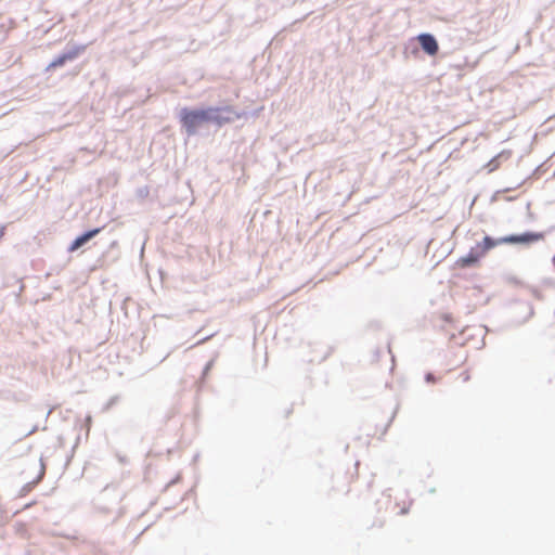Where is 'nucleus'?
Wrapping results in <instances>:
<instances>
[{
    "mask_svg": "<svg viewBox=\"0 0 555 555\" xmlns=\"http://www.w3.org/2000/svg\"><path fill=\"white\" fill-rule=\"evenodd\" d=\"M511 157V152L509 151H503L501 152L500 154H498L495 157H493L487 165V169L489 172H492L494 170H496L500 165H501V159L504 158V159H508Z\"/></svg>",
    "mask_w": 555,
    "mask_h": 555,
    "instance_id": "7",
    "label": "nucleus"
},
{
    "mask_svg": "<svg viewBox=\"0 0 555 555\" xmlns=\"http://www.w3.org/2000/svg\"><path fill=\"white\" fill-rule=\"evenodd\" d=\"M86 422H87V430H89L90 429V424H91V417L88 416Z\"/></svg>",
    "mask_w": 555,
    "mask_h": 555,
    "instance_id": "9",
    "label": "nucleus"
},
{
    "mask_svg": "<svg viewBox=\"0 0 555 555\" xmlns=\"http://www.w3.org/2000/svg\"><path fill=\"white\" fill-rule=\"evenodd\" d=\"M209 109L215 111L210 121L216 122L217 125L230 122L238 117V115L231 107H209Z\"/></svg>",
    "mask_w": 555,
    "mask_h": 555,
    "instance_id": "3",
    "label": "nucleus"
},
{
    "mask_svg": "<svg viewBox=\"0 0 555 555\" xmlns=\"http://www.w3.org/2000/svg\"><path fill=\"white\" fill-rule=\"evenodd\" d=\"M79 53V50L76 49L72 52H68V53H64L60 56H57L55 60H53L49 66H48V69H51V68H55V67H60V66H63L67 61H72L74 60L75 57H77Z\"/></svg>",
    "mask_w": 555,
    "mask_h": 555,
    "instance_id": "6",
    "label": "nucleus"
},
{
    "mask_svg": "<svg viewBox=\"0 0 555 555\" xmlns=\"http://www.w3.org/2000/svg\"><path fill=\"white\" fill-rule=\"evenodd\" d=\"M101 229L100 228H96V229H93V230H90L86 233H83L82 235L78 236L73 243L72 245L69 246V251H75L77 250L78 248H80L85 243H87L89 240H91L92 237H94L95 235H98L100 233Z\"/></svg>",
    "mask_w": 555,
    "mask_h": 555,
    "instance_id": "5",
    "label": "nucleus"
},
{
    "mask_svg": "<svg viewBox=\"0 0 555 555\" xmlns=\"http://www.w3.org/2000/svg\"><path fill=\"white\" fill-rule=\"evenodd\" d=\"M426 379H427L428 382H429V380H434V377H433V375H431V374H428V375L426 376Z\"/></svg>",
    "mask_w": 555,
    "mask_h": 555,
    "instance_id": "10",
    "label": "nucleus"
},
{
    "mask_svg": "<svg viewBox=\"0 0 555 555\" xmlns=\"http://www.w3.org/2000/svg\"><path fill=\"white\" fill-rule=\"evenodd\" d=\"M544 238L542 233L527 232L524 234H513L494 240L490 236H485L482 242L477 243L467 256L461 257L456 260V266L460 268L474 267L479 263V260L492 248L501 244H524L529 245Z\"/></svg>",
    "mask_w": 555,
    "mask_h": 555,
    "instance_id": "1",
    "label": "nucleus"
},
{
    "mask_svg": "<svg viewBox=\"0 0 555 555\" xmlns=\"http://www.w3.org/2000/svg\"><path fill=\"white\" fill-rule=\"evenodd\" d=\"M212 109H188L181 111V122L189 133H194L195 130L203 124L210 122L212 118Z\"/></svg>",
    "mask_w": 555,
    "mask_h": 555,
    "instance_id": "2",
    "label": "nucleus"
},
{
    "mask_svg": "<svg viewBox=\"0 0 555 555\" xmlns=\"http://www.w3.org/2000/svg\"><path fill=\"white\" fill-rule=\"evenodd\" d=\"M417 40L428 55H435L438 52V43L434 36L429 34H422L417 36Z\"/></svg>",
    "mask_w": 555,
    "mask_h": 555,
    "instance_id": "4",
    "label": "nucleus"
},
{
    "mask_svg": "<svg viewBox=\"0 0 555 555\" xmlns=\"http://www.w3.org/2000/svg\"><path fill=\"white\" fill-rule=\"evenodd\" d=\"M4 233H5V227L4 225H1L0 227V241L2 240V237L4 236Z\"/></svg>",
    "mask_w": 555,
    "mask_h": 555,
    "instance_id": "8",
    "label": "nucleus"
}]
</instances>
